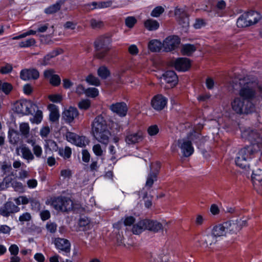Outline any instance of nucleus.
Wrapping results in <instances>:
<instances>
[{"label": "nucleus", "instance_id": "nucleus-31", "mask_svg": "<svg viewBox=\"0 0 262 262\" xmlns=\"http://www.w3.org/2000/svg\"><path fill=\"white\" fill-rule=\"evenodd\" d=\"M163 79L165 82H178V77L173 71H167L162 74Z\"/></svg>", "mask_w": 262, "mask_h": 262}, {"label": "nucleus", "instance_id": "nucleus-42", "mask_svg": "<svg viewBox=\"0 0 262 262\" xmlns=\"http://www.w3.org/2000/svg\"><path fill=\"white\" fill-rule=\"evenodd\" d=\"M30 203L32 210L36 212L40 211L41 209V204L38 200L35 198H30Z\"/></svg>", "mask_w": 262, "mask_h": 262}, {"label": "nucleus", "instance_id": "nucleus-7", "mask_svg": "<svg viewBox=\"0 0 262 262\" xmlns=\"http://www.w3.org/2000/svg\"><path fill=\"white\" fill-rule=\"evenodd\" d=\"M232 110L238 114H249L254 112L255 105L252 102H247L241 98L235 97L231 102Z\"/></svg>", "mask_w": 262, "mask_h": 262}, {"label": "nucleus", "instance_id": "nucleus-11", "mask_svg": "<svg viewBox=\"0 0 262 262\" xmlns=\"http://www.w3.org/2000/svg\"><path fill=\"white\" fill-rule=\"evenodd\" d=\"M150 170L146 182V186L149 188H151L154 182L157 181L158 175L161 168L160 162L157 161L155 163H151L150 165Z\"/></svg>", "mask_w": 262, "mask_h": 262}, {"label": "nucleus", "instance_id": "nucleus-20", "mask_svg": "<svg viewBox=\"0 0 262 262\" xmlns=\"http://www.w3.org/2000/svg\"><path fill=\"white\" fill-rule=\"evenodd\" d=\"M174 66L177 71L185 72L190 67L191 63L188 58L181 57L178 58L175 60Z\"/></svg>", "mask_w": 262, "mask_h": 262}, {"label": "nucleus", "instance_id": "nucleus-18", "mask_svg": "<svg viewBox=\"0 0 262 262\" xmlns=\"http://www.w3.org/2000/svg\"><path fill=\"white\" fill-rule=\"evenodd\" d=\"M54 243L56 248L59 250V252L62 251L67 255L71 251V244L69 240L62 238H55Z\"/></svg>", "mask_w": 262, "mask_h": 262}, {"label": "nucleus", "instance_id": "nucleus-45", "mask_svg": "<svg viewBox=\"0 0 262 262\" xmlns=\"http://www.w3.org/2000/svg\"><path fill=\"white\" fill-rule=\"evenodd\" d=\"M164 12V8L162 6L156 7L151 12L150 16L153 17H159Z\"/></svg>", "mask_w": 262, "mask_h": 262}, {"label": "nucleus", "instance_id": "nucleus-47", "mask_svg": "<svg viewBox=\"0 0 262 262\" xmlns=\"http://www.w3.org/2000/svg\"><path fill=\"white\" fill-rule=\"evenodd\" d=\"M19 130L21 134L24 136H25V137H27L30 131V127L28 123H23L20 124L19 126Z\"/></svg>", "mask_w": 262, "mask_h": 262}, {"label": "nucleus", "instance_id": "nucleus-48", "mask_svg": "<svg viewBox=\"0 0 262 262\" xmlns=\"http://www.w3.org/2000/svg\"><path fill=\"white\" fill-rule=\"evenodd\" d=\"M31 28H34L35 29H36L37 33H44L47 30L48 28V25L46 24H34L31 27Z\"/></svg>", "mask_w": 262, "mask_h": 262}, {"label": "nucleus", "instance_id": "nucleus-46", "mask_svg": "<svg viewBox=\"0 0 262 262\" xmlns=\"http://www.w3.org/2000/svg\"><path fill=\"white\" fill-rule=\"evenodd\" d=\"M99 94V91L95 88H89L86 89L85 95L88 97L95 98Z\"/></svg>", "mask_w": 262, "mask_h": 262}, {"label": "nucleus", "instance_id": "nucleus-62", "mask_svg": "<svg viewBox=\"0 0 262 262\" xmlns=\"http://www.w3.org/2000/svg\"><path fill=\"white\" fill-rule=\"evenodd\" d=\"M47 229L51 233H54L57 229V225L55 223H48L46 224Z\"/></svg>", "mask_w": 262, "mask_h": 262}, {"label": "nucleus", "instance_id": "nucleus-57", "mask_svg": "<svg viewBox=\"0 0 262 262\" xmlns=\"http://www.w3.org/2000/svg\"><path fill=\"white\" fill-rule=\"evenodd\" d=\"M13 69V67L10 64H6L2 67L0 69V73L3 74H6L10 73Z\"/></svg>", "mask_w": 262, "mask_h": 262}, {"label": "nucleus", "instance_id": "nucleus-43", "mask_svg": "<svg viewBox=\"0 0 262 262\" xmlns=\"http://www.w3.org/2000/svg\"><path fill=\"white\" fill-rule=\"evenodd\" d=\"M59 154L65 159H69L72 155L71 148L69 146H66L64 150L60 148L59 149Z\"/></svg>", "mask_w": 262, "mask_h": 262}, {"label": "nucleus", "instance_id": "nucleus-61", "mask_svg": "<svg viewBox=\"0 0 262 262\" xmlns=\"http://www.w3.org/2000/svg\"><path fill=\"white\" fill-rule=\"evenodd\" d=\"M93 150L97 156H101L103 154V150L100 144L94 145L93 147Z\"/></svg>", "mask_w": 262, "mask_h": 262}, {"label": "nucleus", "instance_id": "nucleus-6", "mask_svg": "<svg viewBox=\"0 0 262 262\" xmlns=\"http://www.w3.org/2000/svg\"><path fill=\"white\" fill-rule=\"evenodd\" d=\"M241 136L243 140L249 142L250 145L262 149V135L259 130L249 127L242 132Z\"/></svg>", "mask_w": 262, "mask_h": 262}, {"label": "nucleus", "instance_id": "nucleus-9", "mask_svg": "<svg viewBox=\"0 0 262 262\" xmlns=\"http://www.w3.org/2000/svg\"><path fill=\"white\" fill-rule=\"evenodd\" d=\"M241 229L236 223L227 221L223 224H220L215 226L212 230V233L216 237L225 235V234L229 232H236Z\"/></svg>", "mask_w": 262, "mask_h": 262}, {"label": "nucleus", "instance_id": "nucleus-4", "mask_svg": "<svg viewBox=\"0 0 262 262\" xmlns=\"http://www.w3.org/2000/svg\"><path fill=\"white\" fill-rule=\"evenodd\" d=\"M112 39L109 36L102 35L97 37L94 42V48L97 51L96 57L105 61H110L109 51L112 48Z\"/></svg>", "mask_w": 262, "mask_h": 262}, {"label": "nucleus", "instance_id": "nucleus-50", "mask_svg": "<svg viewBox=\"0 0 262 262\" xmlns=\"http://www.w3.org/2000/svg\"><path fill=\"white\" fill-rule=\"evenodd\" d=\"M159 132V128L157 125H152L147 128V133L150 136H154L158 134Z\"/></svg>", "mask_w": 262, "mask_h": 262}, {"label": "nucleus", "instance_id": "nucleus-52", "mask_svg": "<svg viewBox=\"0 0 262 262\" xmlns=\"http://www.w3.org/2000/svg\"><path fill=\"white\" fill-rule=\"evenodd\" d=\"M42 119V112L41 110H37L34 116L33 121H32L33 123H36L38 124L41 122Z\"/></svg>", "mask_w": 262, "mask_h": 262}, {"label": "nucleus", "instance_id": "nucleus-44", "mask_svg": "<svg viewBox=\"0 0 262 262\" xmlns=\"http://www.w3.org/2000/svg\"><path fill=\"white\" fill-rule=\"evenodd\" d=\"M13 89L10 83H0V91H2L6 95L9 94Z\"/></svg>", "mask_w": 262, "mask_h": 262}, {"label": "nucleus", "instance_id": "nucleus-15", "mask_svg": "<svg viewBox=\"0 0 262 262\" xmlns=\"http://www.w3.org/2000/svg\"><path fill=\"white\" fill-rule=\"evenodd\" d=\"M39 77L38 71L34 68L24 69L20 72V77L24 81L36 80Z\"/></svg>", "mask_w": 262, "mask_h": 262}, {"label": "nucleus", "instance_id": "nucleus-59", "mask_svg": "<svg viewBox=\"0 0 262 262\" xmlns=\"http://www.w3.org/2000/svg\"><path fill=\"white\" fill-rule=\"evenodd\" d=\"M77 136L76 134L71 132H67L66 133L67 140L72 143H73L76 141Z\"/></svg>", "mask_w": 262, "mask_h": 262}, {"label": "nucleus", "instance_id": "nucleus-58", "mask_svg": "<svg viewBox=\"0 0 262 262\" xmlns=\"http://www.w3.org/2000/svg\"><path fill=\"white\" fill-rule=\"evenodd\" d=\"M84 138L85 137L84 136H79L77 135L75 140L76 141L73 144H74L79 147L84 146L85 145L84 141Z\"/></svg>", "mask_w": 262, "mask_h": 262}, {"label": "nucleus", "instance_id": "nucleus-38", "mask_svg": "<svg viewBox=\"0 0 262 262\" xmlns=\"http://www.w3.org/2000/svg\"><path fill=\"white\" fill-rule=\"evenodd\" d=\"M90 221L87 218H80L79 220L78 225L81 231H86L90 229Z\"/></svg>", "mask_w": 262, "mask_h": 262}, {"label": "nucleus", "instance_id": "nucleus-55", "mask_svg": "<svg viewBox=\"0 0 262 262\" xmlns=\"http://www.w3.org/2000/svg\"><path fill=\"white\" fill-rule=\"evenodd\" d=\"M48 98L50 101L54 103L60 102L62 100V96L59 94L50 95L48 96Z\"/></svg>", "mask_w": 262, "mask_h": 262}, {"label": "nucleus", "instance_id": "nucleus-39", "mask_svg": "<svg viewBox=\"0 0 262 262\" xmlns=\"http://www.w3.org/2000/svg\"><path fill=\"white\" fill-rule=\"evenodd\" d=\"M22 156L23 158L27 160H33L34 157L30 149L26 146H24L21 148Z\"/></svg>", "mask_w": 262, "mask_h": 262}, {"label": "nucleus", "instance_id": "nucleus-8", "mask_svg": "<svg viewBox=\"0 0 262 262\" xmlns=\"http://www.w3.org/2000/svg\"><path fill=\"white\" fill-rule=\"evenodd\" d=\"M35 108H38L31 100L26 99L17 101L14 104V111L22 115H33L35 112Z\"/></svg>", "mask_w": 262, "mask_h": 262}, {"label": "nucleus", "instance_id": "nucleus-23", "mask_svg": "<svg viewBox=\"0 0 262 262\" xmlns=\"http://www.w3.org/2000/svg\"><path fill=\"white\" fill-rule=\"evenodd\" d=\"M180 148L183 152V155L185 157L190 156L194 152V149L191 140H184L181 143Z\"/></svg>", "mask_w": 262, "mask_h": 262}, {"label": "nucleus", "instance_id": "nucleus-10", "mask_svg": "<svg viewBox=\"0 0 262 262\" xmlns=\"http://www.w3.org/2000/svg\"><path fill=\"white\" fill-rule=\"evenodd\" d=\"M249 83H239L241 89L238 94L240 98L247 101V102H252L255 97L256 92L254 88L248 85Z\"/></svg>", "mask_w": 262, "mask_h": 262}, {"label": "nucleus", "instance_id": "nucleus-16", "mask_svg": "<svg viewBox=\"0 0 262 262\" xmlns=\"http://www.w3.org/2000/svg\"><path fill=\"white\" fill-rule=\"evenodd\" d=\"M251 180L254 189L262 195V169H257L253 171Z\"/></svg>", "mask_w": 262, "mask_h": 262}, {"label": "nucleus", "instance_id": "nucleus-40", "mask_svg": "<svg viewBox=\"0 0 262 262\" xmlns=\"http://www.w3.org/2000/svg\"><path fill=\"white\" fill-rule=\"evenodd\" d=\"M36 43L35 40L33 38H30L26 40L21 41L19 42L20 48H29L34 46Z\"/></svg>", "mask_w": 262, "mask_h": 262}, {"label": "nucleus", "instance_id": "nucleus-64", "mask_svg": "<svg viewBox=\"0 0 262 262\" xmlns=\"http://www.w3.org/2000/svg\"><path fill=\"white\" fill-rule=\"evenodd\" d=\"M135 220V218L133 216H127L125 218L124 224L126 226H130L134 225Z\"/></svg>", "mask_w": 262, "mask_h": 262}, {"label": "nucleus", "instance_id": "nucleus-17", "mask_svg": "<svg viewBox=\"0 0 262 262\" xmlns=\"http://www.w3.org/2000/svg\"><path fill=\"white\" fill-rule=\"evenodd\" d=\"M20 208L12 202L8 201L0 207V215L4 217H8L11 213L17 212Z\"/></svg>", "mask_w": 262, "mask_h": 262}, {"label": "nucleus", "instance_id": "nucleus-19", "mask_svg": "<svg viewBox=\"0 0 262 262\" xmlns=\"http://www.w3.org/2000/svg\"><path fill=\"white\" fill-rule=\"evenodd\" d=\"M110 109L121 117H125L128 111V107L124 102L113 103L110 106Z\"/></svg>", "mask_w": 262, "mask_h": 262}, {"label": "nucleus", "instance_id": "nucleus-54", "mask_svg": "<svg viewBox=\"0 0 262 262\" xmlns=\"http://www.w3.org/2000/svg\"><path fill=\"white\" fill-rule=\"evenodd\" d=\"M12 186L15 191L23 192L24 191L23 184L20 182L15 181L12 183Z\"/></svg>", "mask_w": 262, "mask_h": 262}, {"label": "nucleus", "instance_id": "nucleus-30", "mask_svg": "<svg viewBox=\"0 0 262 262\" xmlns=\"http://www.w3.org/2000/svg\"><path fill=\"white\" fill-rule=\"evenodd\" d=\"M145 28L148 31H152L157 30L160 26L159 22L155 19L149 18L144 23Z\"/></svg>", "mask_w": 262, "mask_h": 262}, {"label": "nucleus", "instance_id": "nucleus-29", "mask_svg": "<svg viewBox=\"0 0 262 262\" xmlns=\"http://www.w3.org/2000/svg\"><path fill=\"white\" fill-rule=\"evenodd\" d=\"M43 76L45 79L49 80V82H61L59 76L55 74L53 69H48L44 71Z\"/></svg>", "mask_w": 262, "mask_h": 262}, {"label": "nucleus", "instance_id": "nucleus-36", "mask_svg": "<svg viewBox=\"0 0 262 262\" xmlns=\"http://www.w3.org/2000/svg\"><path fill=\"white\" fill-rule=\"evenodd\" d=\"M97 74L102 79H107L111 75L110 70L104 66H101L98 69Z\"/></svg>", "mask_w": 262, "mask_h": 262}, {"label": "nucleus", "instance_id": "nucleus-37", "mask_svg": "<svg viewBox=\"0 0 262 262\" xmlns=\"http://www.w3.org/2000/svg\"><path fill=\"white\" fill-rule=\"evenodd\" d=\"M195 50L196 49L194 45L185 44L181 49V53L183 55L190 56L195 51Z\"/></svg>", "mask_w": 262, "mask_h": 262}, {"label": "nucleus", "instance_id": "nucleus-32", "mask_svg": "<svg viewBox=\"0 0 262 262\" xmlns=\"http://www.w3.org/2000/svg\"><path fill=\"white\" fill-rule=\"evenodd\" d=\"M64 0H58L55 4L50 6L45 9V12L46 14H52L58 11L63 3Z\"/></svg>", "mask_w": 262, "mask_h": 262}, {"label": "nucleus", "instance_id": "nucleus-21", "mask_svg": "<svg viewBox=\"0 0 262 262\" xmlns=\"http://www.w3.org/2000/svg\"><path fill=\"white\" fill-rule=\"evenodd\" d=\"M79 115V112L76 107L70 106L69 109L64 110L62 113V118L66 123H72L74 118Z\"/></svg>", "mask_w": 262, "mask_h": 262}, {"label": "nucleus", "instance_id": "nucleus-60", "mask_svg": "<svg viewBox=\"0 0 262 262\" xmlns=\"http://www.w3.org/2000/svg\"><path fill=\"white\" fill-rule=\"evenodd\" d=\"M128 50L129 54L133 56H136L139 53V49L137 46L135 44L130 45Z\"/></svg>", "mask_w": 262, "mask_h": 262}, {"label": "nucleus", "instance_id": "nucleus-25", "mask_svg": "<svg viewBox=\"0 0 262 262\" xmlns=\"http://www.w3.org/2000/svg\"><path fill=\"white\" fill-rule=\"evenodd\" d=\"M62 50H53L45 55L42 59L38 61L39 64L41 66H46L50 64L51 59L61 54Z\"/></svg>", "mask_w": 262, "mask_h": 262}, {"label": "nucleus", "instance_id": "nucleus-35", "mask_svg": "<svg viewBox=\"0 0 262 262\" xmlns=\"http://www.w3.org/2000/svg\"><path fill=\"white\" fill-rule=\"evenodd\" d=\"M62 204L63 205L61 211L68 212L73 210V202L70 198L66 197V199H63V203Z\"/></svg>", "mask_w": 262, "mask_h": 262}, {"label": "nucleus", "instance_id": "nucleus-2", "mask_svg": "<svg viewBox=\"0 0 262 262\" xmlns=\"http://www.w3.org/2000/svg\"><path fill=\"white\" fill-rule=\"evenodd\" d=\"M222 80L226 82H257L260 74L255 71H251L245 76V71L236 69L234 71L223 73L221 75Z\"/></svg>", "mask_w": 262, "mask_h": 262}, {"label": "nucleus", "instance_id": "nucleus-13", "mask_svg": "<svg viewBox=\"0 0 262 262\" xmlns=\"http://www.w3.org/2000/svg\"><path fill=\"white\" fill-rule=\"evenodd\" d=\"M180 43V38L176 35H170L166 37L163 41V51L170 52L176 49Z\"/></svg>", "mask_w": 262, "mask_h": 262}, {"label": "nucleus", "instance_id": "nucleus-14", "mask_svg": "<svg viewBox=\"0 0 262 262\" xmlns=\"http://www.w3.org/2000/svg\"><path fill=\"white\" fill-rule=\"evenodd\" d=\"M167 99L162 94H157L154 96L151 100V106L158 111L163 110L166 106Z\"/></svg>", "mask_w": 262, "mask_h": 262}, {"label": "nucleus", "instance_id": "nucleus-28", "mask_svg": "<svg viewBox=\"0 0 262 262\" xmlns=\"http://www.w3.org/2000/svg\"><path fill=\"white\" fill-rule=\"evenodd\" d=\"M226 7V3L224 0L219 1L215 6V10L214 12L213 16L216 17H223L224 16Z\"/></svg>", "mask_w": 262, "mask_h": 262}, {"label": "nucleus", "instance_id": "nucleus-26", "mask_svg": "<svg viewBox=\"0 0 262 262\" xmlns=\"http://www.w3.org/2000/svg\"><path fill=\"white\" fill-rule=\"evenodd\" d=\"M148 48L151 52L159 53L163 51V42L158 39H152L148 42Z\"/></svg>", "mask_w": 262, "mask_h": 262}, {"label": "nucleus", "instance_id": "nucleus-33", "mask_svg": "<svg viewBox=\"0 0 262 262\" xmlns=\"http://www.w3.org/2000/svg\"><path fill=\"white\" fill-rule=\"evenodd\" d=\"M145 230H146V223L145 220H143L133 225L132 232L135 234H139Z\"/></svg>", "mask_w": 262, "mask_h": 262}, {"label": "nucleus", "instance_id": "nucleus-51", "mask_svg": "<svg viewBox=\"0 0 262 262\" xmlns=\"http://www.w3.org/2000/svg\"><path fill=\"white\" fill-rule=\"evenodd\" d=\"M91 26L93 29H99L104 26L103 22L100 20L92 19L90 21Z\"/></svg>", "mask_w": 262, "mask_h": 262}, {"label": "nucleus", "instance_id": "nucleus-22", "mask_svg": "<svg viewBox=\"0 0 262 262\" xmlns=\"http://www.w3.org/2000/svg\"><path fill=\"white\" fill-rule=\"evenodd\" d=\"M63 199H66V197L62 196L51 197L46 201V204L47 205L50 204L55 210L61 211L62 203H63Z\"/></svg>", "mask_w": 262, "mask_h": 262}, {"label": "nucleus", "instance_id": "nucleus-63", "mask_svg": "<svg viewBox=\"0 0 262 262\" xmlns=\"http://www.w3.org/2000/svg\"><path fill=\"white\" fill-rule=\"evenodd\" d=\"M40 216L42 221H45L49 219L51 217V214L49 210H46L40 211Z\"/></svg>", "mask_w": 262, "mask_h": 262}, {"label": "nucleus", "instance_id": "nucleus-53", "mask_svg": "<svg viewBox=\"0 0 262 262\" xmlns=\"http://www.w3.org/2000/svg\"><path fill=\"white\" fill-rule=\"evenodd\" d=\"M13 134H15L16 136H17L16 131L13 129L9 130L8 132V137L9 138V142L11 144H15L17 143L18 137L15 138L14 137L12 138V135Z\"/></svg>", "mask_w": 262, "mask_h": 262}, {"label": "nucleus", "instance_id": "nucleus-1", "mask_svg": "<svg viewBox=\"0 0 262 262\" xmlns=\"http://www.w3.org/2000/svg\"><path fill=\"white\" fill-rule=\"evenodd\" d=\"M92 132L94 137L99 142L107 145L109 142L111 132L106 121L102 115L97 116L92 123Z\"/></svg>", "mask_w": 262, "mask_h": 262}, {"label": "nucleus", "instance_id": "nucleus-49", "mask_svg": "<svg viewBox=\"0 0 262 262\" xmlns=\"http://www.w3.org/2000/svg\"><path fill=\"white\" fill-rule=\"evenodd\" d=\"M137 23V19L134 16H128L125 18V25L129 28H132Z\"/></svg>", "mask_w": 262, "mask_h": 262}, {"label": "nucleus", "instance_id": "nucleus-5", "mask_svg": "<svg viewBox=\"0 0 262 262\" xmlns=\"http://www.w3.org/2000/svg\"><path fill=\"white\" fill-rule=\"evenodd\" d=\"M262 18L257 11H250L243 13L237 18L236 25L238 28H245L258 23Z\"/></svg>", "mask_w": 262, "mask_h": 262}, {"label": "nucleus", "instance_id": "nucleus-34", "mask_svg": "<svg viewBox=\"0 0 262 262\" xmlns=\"http://www.w3.org/2000/svg\"><path fill=\"white\" fill-rule=\"evenodd\" d=\"M202 241L206 245V246H211L215 244L216 237L212 233H209L203 236Z\"/></svg>", "mask_w": 262, "mask_h": 262}, {"label": "nucleus", "instance_id": "nucleus-56", "mask_svg": "<svg viewBox=\"0 0 262 262\" xmlns=\"http://www.w3.org/2000/svg\"><path fill=\"white\" fill-rule=\"evenodd\" d=\"M46 144L45 145V147L46 148L48 147L49 146H50L52 149V150L57 151L58 150V147L57 143L51 139H48L46 140Z\"/></svg>", "mask_w": 262, "mask_h": 262}, {"label": "nucleus", "instance_id": "nucleus-41", "mask_svg": "<svg viewBox=\"0 0 262 262\" xmlns=\"http://www.w3.org/2000/svg\"><path fill=\"white\" fill-rule=\"evenodd\" d=\"M91 105V102L89 99H82L78 104L79 108L81 110H88Z\"/></svg>", "mask_w": 262, "mask_h": 262}, {"label": "nucleus", "instance_id": "nucleus-27", "mask_svg": "<svg viewBox=\"0 0 262 262\" xmlns=\"http://www.w3.org/2000/svg\"><path fill=\"white\" fill-rule=\"evenodd\" d=\"M48 108L50 111L49 115L50 121L52 122L58 121L60 116L57 106L54 104H49L48 105Z\"/></svg>", "mask_w": 262, "mask_h": 262}, {"label": "nucleus", "instance_id": "nucleus-3", "mask_svg": "<svg viewBox=\"0 0 262 262\" xmlns=\"http://www.w3.org/2000/svg\"><path fill=\"white\" fill-rule=\"evenodd\" d=\"M262 152V149L254 145H247L241 148L235 158V164L239 167L244 169L248 165V161Z\"/></svg>", "mask_w": 262, "mask_h": 262}, {"label": "nucleus", "instance_id": "nucleus-24", "mask_svg": "<svg viewBox=\"0 0 262 262\" xmlns=\"http://www.w3.org/2000/svg\"><path fill=\"white\" fill-rule=\"evenodd\" d=\"M145 221L146 223V230L154 232H158L160 230L163 229L162 224L157 221L145 219Z\"/></svg>", "mask_w": 262, "mask_h": 262}, {"label": "nucleus", "instance_id": "nucleus-12", "mask_svg": "<svg viewBox=\"0 0 262 262\" xmlns=\"http://www.w3.org/2000/svg\"><path fill=\"white\" fill-rule=\"evenodd\" d=\"M144 137V133L141 129L138 130L135 133L127 130L125 137V141L129 145H135L142 142Z\"/></svg>", "mask_w": 262, "mask_h": 262}]
</instances>
